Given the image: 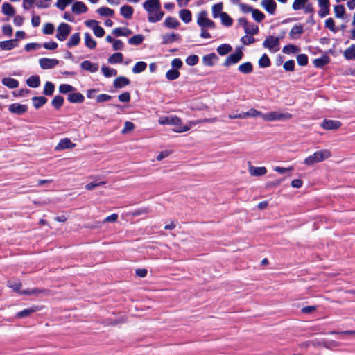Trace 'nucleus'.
I'll return each mask as SVG.
<instances>
[{"label":"nucleus","mask_w":355,"mask_h":355,"mask_svg":"<svg viewBox=\"0 0 355 355\" xmlns=\"http://www.w3.org/2000/svg\"><path fill=\"white\" fill-rule=\"evenodd\" d=\"M143 8L148 12V20L151 23L159 21L164 15L159 0H146L143 3Z\"/></svg>","instance_id":"nucleus-1"},{"label":"nucleus","mask_w":355,"mask_h":355,"mask_svg":"<svg viewBox=\"0 0 355 355\" xmlns=\"http://www.w3.org/2000/svg\"><path fill=\"white\" fill-rule=\"evenodd\" d=\"M331 155V152L328 149L322 150L315 152L313 155H309L304 160V164L307 166L313 165L315 163L322 162Z\"/></svg>","instance_id":"nucleus-2"},{"label":"nucleus","mask_w":355,"mask_h":355,"mask_svg":"<svg viewBox=\"0 0 355 355\" xmlns=\"http://www.w3.org/2000/svg\"><path fill=\"white\" fill-rule=\"evenodd\" d=\"M238 24L243 28L244 31L247 35L253 36L259 33L258 26L254 24H249L247 19L245 17L239 18Z\"/></svg>","instance_id":"nucleus-3"},{"label":"nucleus","mask_w":355,"mask_h":355,"mask_svg":"<svg viewBox=\"0 0 355 355\" xmlns=\"http://www.w3.org/2000/svg\"><path fill=\"white\" fill-rule=\"evenodd\" d=\"M279 40L280 38L279 37L269 35L263 41V46L272 52H277L279 51Z\"/></svg>","instance_id":"nucleus-4"},{"label":"nucleus","mask_w":355,"mask_h":355,"mask_svg":"<svg viewBox=\"0 0 355 355\" xmlns=\"http://www.w3.org/2000/svg\"><path fill=\"white\" fill-rule=\"evenodd\" d=\"M291 118L292 114L288 112L280 113L278 112H271L263 116V119L268 121L288 120Z\"/></svg>","instance_id":"nucleus-5"},{"label":"nucleus","mask_w":355,"mask_h":355,"mask_svg":"<svg viewBox=\"0 0 355 355\" xmlns=\"http://www.w3.org/2000/svg\"><path fill=\"white\" fill-rule=\"evenodd\" d=\"M171 125L175 126L174 131L176 132H184L188 131L191 128V124L196 125V123L190 122L189 125H182V120L178 116H173L171 119Z\"/></svg>","instance_id":"nucleus-6"},{"label":"nucleus","mask_w":355,"mask_h":355,"mask_svg":"<svg viewBox=\"0 0 355 355\" xmlns=\"http://www.w3.org/2000/svg\"><path fill=\"white\" fill-rule=\"evenodd\" d=\"M243 56V53L241 49L240 48H237L234 53L230 54L226 58L223 65L225 67H228L231 64H236L242 59Z\"/></svg>","instance_id":"nucleus-7"},{"label":"nucleus","mask_w":355,"mask_h":355,"mask_svg":"<svg viewBox=\"0 0 355 355\" xmlns=\"http://www.w3.org/2000/svg\"><path fill=\"white\" fill-rule=\"evenodd\" d=\"M71 26L66 23H61L58 28L56 38L60 41H64L71 32Z\"/></svg>","instance_id":"nucleus-8"},{"label":"nucleus","mask_w":355,"mask_h":355,"mask_svg":"<svg viewBox=\"0 0 355 355\" xmlns=\"http://www.w3.org/2000/svg\"><path fill=\"white\" fill-rule=\"evenodd\" d=\"M39 63L42 69H50L55 67L59 64V60L55 58H42L39 60Z\"/></svg>","instance_id":"nucleus-9"},{"label":"nucleus","mask_w":355,"mask_h":355,"mask_svg":"<svg viewBox=\"0 0 355 355\" xmlns=\"http://www.w3.org/2000/svg\"><path fill=\"white\" fill-rule=\"evenodd\" d=\"M342 126V123L340 121L324 119L321 123V127L327 130H335L339 129Z\"/></svg>","instance_id":"nucleus-10"},{"label":"nucleus","mask_w":355,"mask_h":355,"mask_svg":"<svg viewBox=\"0 0 355 355\" xmlns=\"http://www.w3.org/2000/svg\"><path fill=\"white\" fill-rule=\"evenodd\" d=\"M261 6L269 15L275 14L277 6L275 0H261Z\"/></svg>","instance_id":"nucleus-11"},{"label":"nucleus","mask_w":355,"mask_h":355,"mask_svg":"<svg viewBox=\"0 0 355 355\" xmlns=\"http://www.w3.org/2000/svg\"><path fill=\"white\" fill-rule=\"evenodd\" d=\"M318 1L320 7L318 15L320 18H323L329 14V0H318Z\"/></svg>","instance_id":"nucleus-12"},{"label":"nucleus","mask_w":355,"mask_h":355,"mask_svg":"<svg viewBox=\"0 0 355 355\" xmlns=\"http://www.w3.org/2000/svg\"><path fill=\"white\" fill-rule=\"evenodd\" d=\"M28 110L26 105H21L19 103H12L8 106V110L12 113L18 115L24 114Z\"/></svg>","instance_id":"nucleus-13"},{"label":"nucleus","mask_w":355,"mask_h":355,"mask_svg":"<svg viewBox=\"0 0 355 355\" xmlns=\"http://www.w3.org/2000/svg\"><path fill=\"white\" fill-rule=\"evenodd\" d=\"M207 12L205 10H202L199 12L197 24L201 28H207L209 26L210 19L207 17Z\"/></svg>","instance_id":"nucleus-14"},{"label":"nucleus","mask_w":355,"mask_h":355,"mask_svg":"<svg viewBox=\"0 0 355 355\" xmlns=\"http://www.w3.org/2000/svg\"><path fill=\"white\" fill-rule=\"evenodd\" d=\"M18 46V39H11L0 42V49L1 50L10 51Z\"/></svg>","instance_id":"nucleus-15"},{"label":"nucleus","mask_w":355,"mask_h":355,"mask_svg":"<svg viewBox=\"0 0 355 355\" xmlns=\"http://www.w3.org/2000/svg\"><path fill=\"white\" fill-rule=\"evenodd\" d=\"M181 36L178 33H166L162 35V44H171L175 41H180Z\"/></svg>","instance_id":"nucleus-16"},{"label":"nucleus","mask_w":355,"mask_h":355,"mask_svg":"<svg viewBox=\"0 0 355 355\" xmlns=\"http://www.w3.org/2000/svg\"><path fill=\"white\" fill-rule=\"evenodd\" d=\"M41 309L36 305L32 306L30 308L25 309L16 313V317L18 318H23L28 317L31 314L40 311Z\"/></svg>","instance_id":"nucleus-17"},{"label":"nucleus","mask_w":355,"mask_h":355,"mask_svg":"<svg viewBox=\"0 0 355 355\" xmlns=\"http://www.w3.org/2000/svg\"><path fill=\"white\" fill-rule=\"evenodd\" d=\"M304 28L302 24H295L293 26L289 33V37L291 39L297 40L300 37V35L303 33Z\"/></svg>","instance_id":"nucleus-18"},{"label":"nucleus","mask_w":355,"mask_h":355,"mask_svg":"<svg viewBox=\"0 0 355 355\" xmlns=\"http://www.w3.org/2000/svg\"><path fill=\"white\" fill-rule=\"evenodd\" d=\"M87 10V6L82 1L75 2L71 7L72 12L77 15L85 13Z\"/></svg>","instance_id":"nucleus-19"},{"label":"nucleus","mask_w":355,"mask_h":355,"mask_svg":"<svg viewBox=\"0 0 355 355\" xmlns=\"http://www.w3.org/2000/svg\"><path fill=\"white\" fill-rule=\"evenodd\" d=\"M76 146V144L71 142V141L68 138L62 139L57 146L55 147V150H63V149H69L73 148Z\"/></svg>","instance_id":"nucleus-20"},{"label":"nucleus","mask_w":355,"mask_h":355,"mask_svg":"<svg viewBox=\"0 0 355 355\" xmlns=\"http://www.w3.org/2000/svg\"><path fill=\"white\" fill-rule=\"evenodd\" d=\"M218 60V56L214 53L205 55L202 58V63L205 66L212 67L214 62Z\"/></svg>","instance_id":"nucleus-21"},{"label":"nucleus","mask_w":355,"mask_h":355,"mask_svg":"<svg viewBox=\"0 0 355 355\" xmlns=\"http://www.w3.org/2000/svg\"><path fill=\"white\" fill-rule=\"evenodd\" d=\"M130 83V80L125 76L117 77L113 83V86L116 89L123 88Z\"/></svg>","instance_id":"nucleus-22"},{"label":"nucleus","mask_w":355,"mask_h":355,"mask_svg":"<svg viewBox=\"0 0 355 355\" xmlns=\"http://www.w3.org/2000/svg\"><path fill=\"white\" fill-rule=\"evenodd\" d=\"M67 100L71 103H82L85 101V96L80 92L70 93Z\"/></svg>","instance_id":"nucleus-23"},{"label":"nucleus","mask_w":355,"mask_h":355,"mask_svg":"<svg viewBox=\"0 0 355 355\" xmlns=\"http://www.w3.org/2000/svg\"><path fill=\"white\" fill-rule=\"evenodd\" d=\"M82 69L89 71L91 73H95L98 69V64H94L89 60H85L80 64Z\"/></svg>","instance_id":"nucleus-24"},{"label":"nucleus","mask_w":355,"mask_h":355,"mask_svg":"<svg viewBox=\"0 0 355 355\" xmlns=\"http://www.w3.org/2000/svg\"><path fill=\"white\" fill-rule=\"evenodd\" d=\"M330 62V58L328 55H324L318 58L313 60V63L316 68H322Z\"/></svg>","instance_id":"nucleus-25"},{"label":"nucleus","mask_w":355,"mask_h":355,"mask_svg":"<svg viewBox=\"0 0 355 355\" xmlns=\"http://www.w3.org/2000/svg\"><path fill=\"white\" fill-rule=\"evenodd\" d=\"M134 9L132 6L124 5L120 8L121 15L127 19H130L132 17Z\"/></svg>","instance_id":"nucleus-26"},{"label":"nucleus","mask_w":355,"mask_h":355,"mask_svg":"<svg viewBox=\"0 0 355 355\" xmlns=\"http://www.w3.org/2000/svg\"><path fill=\"white\" fill-rule=\"evenodd\" d=\"M112 33L116 36H129L132 33V31L126 27H118L112 31Z\"/></svg>","instance_id":"nucleus-27"},{"label":"nucleus","mask_w":355,"mask_h":355,"mask_svg":"<svg viewBox=\"0 0 355 355\" xmlns=\"http://www.w3.org/2000/svg\"><path fill=\"white\" fill-rule=\"evenodd\" d=\"M249 172L251 175L259 177L265 175L267 173V169L264 166H250L249 168Z\"/></svg>","instance_id":"nucleus-28"},{"label":"nucleus","mask_w":355,"mask_h":355,"mask_svg":"<svg viewBox=\"0 0 355 355\" xmlns=\"http://www.w3.org/2000/svg\"><path fill=\"white\" fill-rule=\"evenodd\" d=\"M84 39H85V44L87 48H89V49H94L96 48L97 43L92 38V37L91 36L89 33H88V32L85 33Z\"/></svg>","instance_id":"nucleus-29"},{"label":"nucleus","mask_w":355,"mask_h":355,"mask_svg":"<svg viewBox=\"0 0 355 355\" xmlns=\"http://www.w3.org/2000/svg\"><path fill=\"white\" fill-rule=\"evenodd\" d=\"M180 18L186 24L189 23L192 19L191 12L188 9H182L179 12Z\"/></svg>","instance_id":"nucleus-30"},{"label":"nucleus","mask_w":355,"mask_h":355,"mask_svg":"<svg viewBox=\"0 0 355 355\" xmlns=\"http://www.w3.org/2000/svg\"><path fill=\"white\" fill-rule=\"evenodd\" d=\"M164 24L168 28H177L180 26V22L175 17H167L164 20Z\"/></svg>","instance_id":"nucleus-31"},{"label":"nucleus","mask_w":355,"mask_h":355,"mask_svg":"<svg viewBox=\"0 0 355 355\" xmlns=\"http://www.w3.org/2000/svg\"><path fill=\"white\" fill-rule=\"evenodd\" d=\"M80 33H75L73 35H71L69 40L67 42V46L69 48L76 46L80 43Z\"/></svg>","instance_id":"nucleus-32"},{"label":"nucleus","mask_w":355,"mask_h":355,"mask_svg":"<svg viewBox=\"0 0 355 355\" xmlns=\"http://www.w3.org/2000/svg\"><path fill=\"white\" fill-rule=\"evenodd\" d=\"M26 85L31 88H37L40 85V78L37 75L31 76L26 80Z\"/></svg>","instance_id":"nucleus-33"},{"label":"nucleus","mask_w":355,"mask_h":355,"mask_svg":"<svg viewBox=\"0 0 355 355\" xmlns=\"http://www.w3.org/2000/svg\"><path fill=\"white\" fill-rule=\"evenodd\" d=\"M2 84L9 89H15L19 86V81L12 78H4L1 80Z\"/></svg>","instance_id":"nucleus-34"},{"label":"nucleus","mask_w":355,"mask_h":355,"mask_svg":"<svg viewBox=\"0 0 355 355\" xmlns=\"http://www.w3.org/2000/svg\"><path fill=\"white\" fill-rule=\"evenodd\" d=\"M32 101L34 107L39 109L46 103L47 98L44 96H34L32 98Z\"/></svg>","instance_id":"nucleus-35"},{"label":"nucleus","mask_w":355,"mask_h":355,"mask_svg":"<svg viewBox=\"0 0 355 355\" xmlns=\"http://www.w3.org/2000/svg\"><path fill=\"white\" fill-rule=\"evenodd\" d=\"M238 69L244 74H248L252 72L253 65L250 62H246L240 64Z\"/></svg>","instance_id":"nucleus-36"},{"label":"nucleus","mask_w":355,"mask_h":355,"mask_svg":"<svg viewBox=\"0 0 355 355\" xmlns=\"http://www.w3.org/2000/svg\"><path fill=\"white\" fill-rule=\"evenodd\" d=\"M343 55L346 60H355V44H352L346 49L343 53Z\"/></svg>","instance_id":"nucleus-37"},{"label":"nucleus","mask_w":355,"mask_h":355,"mask_svg":"<svg viewBox=\"0 0 355 355\" xmlns=\"http://www.w3.org/2000/svg\"><path fill=\"white\" fill-rule=\"evenodd\" d=\"M2 12L4 15L10 17H13L15 14L13 6L7 2L2 4Z\"/></svg>","instance_id":"nucleus-38"},{"label":"nucleus","mask_w":355,"mask_h":355,"mask_svg":"<svg viewBox=\"0 0 355 355\" xmlns=\"http://www.w3.org/2000/svg\"><path fill=\"white\" fill-rule=\"evenodd\" d=\"M259 66L261 68H267L270 67L271 61L266 53L262 55L258 61Z\"/></svg>","instance_id":"nucleus-39"},{"label":"nucleus","mask_w":355,"mask_h":355,"mask_svg":"<svg viewBox=\"0 0 355 355\" xmlns=\"http://www.w3.org/2000/svg\"><path fill=\"white\" fill-rule=\"evenodd\" d=\"M252 17L253 19L257 23H261L266 17L263 12L259 9L254 8L252 12Z\"/></svg>","instance_id":"nucleus-40"},{"label":"nucleus","mask_w":355,"mask_h":355,"mask_svg":"<svg viewBox=\"0 0 355 355\" xmlns=\"http://www.w3.org/2000/svg\"><path fill=\"white\" fill-rule=\"evenodd\" d=\"M147 67V64L144 61H139L136 62V64L132 67V72L134 73H139L146 70Z\"/></svg>","instance_id":"nucleus-41"},{"label":"nucleus","mask_w":355,"mask_h":355,"mask_svg":"<svg viewBox=\"0 0 355 355\" xmlns=\"http://www.w3.org/2000/svg\"><path fill=\"white\" fill-rule=\"evenodd\" d=\"M232 48L231 45L228 44H223L218 46L217 48V52L220 55H225L227 53H229L230 51H232Z\"/></svg>","instance_id":"nucleus-42"},{"label":"nucleus","mask_w":355,"mask_h":355,"mask_svg":"<svg viewBox=\"0 0 355 355\" xmlns=\"http://www.w3.org/2000/svg\"><path fill=\"white\" fill-rule=\"evenodd\" d=\"M123 60V55L121 53H115L108 58V62L110 64L121 63Z\"/></svg>","instance_id":"nucleus-43"},{"label":"nucleus","mask_w":355,"mask_h":355,"mask_svg":"<svg viewBox=\"0 0 355 355\" xmlns=\"http://www.w3.org/2000/svg\"><path fill=\"white\" fill-rule=\"evenodd\" d=\"M144 40V36L141 34H137L128 40V44L131 45H139Z\"/></svg>","instance_id":"nucleus-44"},{"label":"nucleus","mask_w":355,"mask_h":355,"mask_svg":"<svg viewBox=\"0 0 355 355\" xmlns=\"http://www.w3.org/2000/svg\"><path fill=\"white\" fill-rule=\"evenodd\" d=\"M220 17L221 22L224 26H231L232 25L233 20L227 12H221L220 14Z\"/></svg>","instance_id":"nucleus-45"},{"label":"nucleus","mask_w":355,"mask_h":355,"mask_svg":"<svg viewBox=\"0 0 355 355\" xmlns=\"http://www.w3.org/2000/svg\"><path fill=\"white\" fill-rule=\"evenodd\" d=\"M55 90V85L53 83L47 81L44 87L43 94L46 96L53 95Z\"/></svg>","instance_id":"nucleus-46"},{"label":"nucleus","mask_w":355,"mask_h":355,"mask_svg":"<svg viewBox=\"0 0 355 355\" xmlns=\"http://www.w3.org/2000/svg\"><path fill=\"white\" fill-rule=\"evenodd\" d=\"M64 98L60 95L55 96L52 101L51 105L55 107L56 110H59L64 104Z\"/></svg>","instance_id":"nucleus-47"},{"label":"nucleus","mask_w":355,"mask_h":355,"mask_svg":"<svg viewBox=\"0 0 355 355\" xmlns=\"http://www.w3.org/2000/svg\"><path fill=\"white\" fill-rule=\"evenodd\" d=\"M97 12L101 16H104V17H112L114 14V11L112 9H111L110 8H107V7H101V8H99L97 10Z\"/></svg>","instance_id":"nucleus-48"},{"label":"nucleus","mask_w":355,"mask_h":355,"mask_svg":"<svg viewBox=\"0 0 355 355\" xmlns=\"http://www.w3.org/2000/svg\"><path fill=\"white\" fill-rule=\"evenodd\" d=\"M223 3L220 2L218 3H216L212 6L211 10H212V15L214 18H217L218 17H220V14L222 12L223 10Z\"/></svg>","instance_id":"nucleus-49"},{"label":"nucleus","mask_w":355,"mask_h":355,"mask_svg":"<svg viewBox=\"0 0 355 355\" xmlns=\"http://www.w3.org/2000/svg\"><path fill=\"white\" fill-rule=\"evenodd\" d=\"M283 53L289 54V53H295L300 51V49L295 45L293 44H288L284 46L282 49Z\"/></svg>","instance_id":"nucleus-50"},{"label":"nucleus","mask_w":355,"mask_h":355,"mask_svg":"<svg viewBox=\"0 0 355 355\" xmlns=\"http://www.w3.org/2000/svg\"><path fill=\"white\" fill-rule=\"evenodd\" d=\"M180 72L177 69H169L166 73V77L168 80H174L180 77Z\"/></svg>","instance_id":"nucleus-51"},{"label":"nucleus","mask_w":355,"mask_h":355,"mask_svg":"<svg viewBox=\"0 0 355 355\" xmlns=\"http://www.w3.org/2000/svg\"><path fill=\"white\" fill-rule=\"evenodd\" d=\"M102 72L103 75L106 78H110L112 76H115L117 74V71L114 69H110L107 67L103 66L101 68Z\"/></svg>","instance_id":"nucleus-52"},{"label":"nucleus","mask_w":355,"mask_h":355,"mask_svg":"<svg viewBox=\"0 0 355 355\" xmlns=\"http://www.w3.org/2000/svg\"><path fill=\"white\" fill-rule=\"evenodd\" d=\"M335 16L337 18H343L345 12V9L343 5H336L334 8Z\"/></svg>","instance_id":"nucleus-53"},{"label":"nucleus","mask_w":355,"mask_h":355,"mask_svg":"<svg viewBox=\"0 0 355 355\" xmlns=\"http://www.w3.org/2000/svg\"><path fill=\"white\" fill-rule=\"evenodd\" d=\"M76 88L68 84H62L59 86V92L61 94H67L76 91Z\"/></svg>","instance_id":"nucleus-54"},{"label":"nucleus","mask_w":355,"mask_h":355,"mask_svg":"<svg viewBox=\"0 0 355 355\" xmlns=\"http://www.w3.org/2000/svg\"><path fill=\"white\" fill-rule=\"evenodd\" d=\"M308 1L309 0H294L292 4V8L294 10L302 9Z\"/></svg>","instance_id":"nucleus-55"},{"label":"nucleus","mask_w":355,"mask_h":355,"mask_svg":"<svg viewBox=\"0 0 355 355\" xmlns=\"http://www.w3.org/2000/svg\"><path fill=\"white\" fill-rule=\"evenodd\" d=\"M55 30L54 26L51 23H46L43 26L42 31L44 34L51 35L53 33Z\"/></svg>","instance_id":"nucleus-56"},{"label":"nucleus","mask_w":355,"mask_h":355,"mask_svg":"<svg viewBox=\"0 0 355 355\" xmlns=\"http://www.w3.org/2000/svg\"><path fill=\"white\" fill-rule=\"evenodd\" d=\"M297 62L300 66H306L308 64V56L302 53L297 56Z\"/></svg>","instance_id":"nucleus-57"},{"label":"nucleus","mask_w":355,"mask_h":355,"mask_svg":"<svg viewBox=\"0 0 355 355\" xmlns=\"http://www.w3.org/2000/svg\"><path fill=\"white\" fill-rule=\"evenodd\" d=\"M199 58L196 55H191L186 58V63L189 66H194L198 64Z\"/></svg>","instance_id":"nucleus-58"},{"label":"nucleus","mask_w":355,"mask_h":355,"mask_svg":"<svg viewBox=\"0 0 355 355\" xmlns=\"http://www.w3.org/2000/svg\"><path fill=\"white\" fill-rule=\"evenodd\" d=\"M310 343V346H313L314 347L324 346L325 347H328V343H326L325 340H321L319 339H314L311 340H309Z\"/></svg>","instance_id":"nucleus-59"},{"label":"nucleus","mask_w":355,"mask_h":355,"mask_svg":"<svg viewBox=\"0 0 355 355\" xmlns=\"http://www.w3.org/2000/svg\"><path fill=\"white\" fill-rule=\"evenodd\" d=\"M73 0H58L56 6L61 10H64L65 8L69 6Z\"/></svg>","instance_id":"nucleus-60"},{"label":"nucleus","mask_w":355,"mask_h":355,"mask_svg":"<svg viewBox=\"0 0 355 355\" xmlns=\"http://www.w3.org/2000/svg\"><path fill=\"white\" fill-rule=\"evenodd\" d=\"M324 26L334 33L337 31V29L335 28L334 20L331 17L326 19Z\"/></svg>","instance_id":"nucleus-61"},{"label":"nucleus","mask_w":355,"mask_h":355,"mask_svg":"<svg viewBox=\"0 0 355 355\" xmlns=\"http://www.w3.org/2000/svg\"><path fill=\"white\" fill-rule=\"evenodd\" d=\"M8 286L12 288L16 292L20 293V291H21L20 289L22 286V284L19 281L13 282H8Z\"/></svg>","instance_id":"nucleus-62"},{"label":"nucleus","mask_w":355,"mask_h":355,"mask_svg":"<svg viewBox=\"0 0 355 355\" xmlns=\"http://www.w3.org/2000/svg\"><path fill=\"white\" fill-rule=\"evenodd\" d=\"M283 67L284 70L287 71H293L295 70V62L293 60H287L286 61L284 64Z\"/></svg>","instance_id":"nucleus-63"},{"label":"nucleus","mask_w":355,"mask_h":355,"mask_svg":"<svg viewBox=\"0 0 355 355\" xmlns=\"http://www.w3.org/2000/svg\"><path fill=\"white\" fill-rule=\"evenodd\" d=\"M93 31L94 35L98 37H101L105 35L104 29L101 26H98V24L93 26Z\"/></svg>","instance_id":"nucleus-64"}]
</instances>
